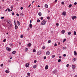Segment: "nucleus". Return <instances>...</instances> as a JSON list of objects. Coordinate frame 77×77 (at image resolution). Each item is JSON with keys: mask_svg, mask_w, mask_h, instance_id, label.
<instances>
[{"mask_svg": "<svg viewBox=\"0 0 77 77\" xmlns=\"http://www.w3.org/2000/svg\"><path fill=\"white\" fill-rule=\"evenodd\" d=\"M56 25L57 26H59V23H57L56 24Z\"/></svg>", "mask_w": 77, "mask_h": 77, "instance_id": "obj_44", "label": "nucleus"}, {"mask_svg": "<svg viewBox=\"0 0 77 77\" xmlns=\"http://www.w3.org/2000/svg\"><path fill=\"white\" fill-rule=\"evenodd\" d=\"M72 20H74L75 19H76V18H77V17L75 16H72Z\"/></svg>", "mask_w": 77, "mask_h": 77, "instance_id": "obj_2", "label": "nucleus"}, {"mask_svg": "<svg viewBox=\"0 0 77 77\" xmlns=\"http://www.w3.org/2000/svg\"><path fill=\"white\" fill-rule=\"evenodd\" d=\"M34 2H35V1H33L32 2V4H33V3Z\"/></svg>", "mask_w": 77, "mask_h": 77, "instance_id": "obj_60", "label": "nucleus"}, {"mask_svg": "<svg viewBox=\"0 0 77 77\" xmlns=\"http://www.w3.org/2000/svg\"><path fill=\"white\" fill-rule=\"evenodd\" d=\"M50 54V51H47L46 52V55H49V54Z\"/></svg>", "mask_w": 77, "mask_h": 77, "instance_id": "obj_6", "label": "nucleus"}, {"mask_svg": "<svg viewBox=\"0 0 77 77\" xmlns=\"http://www.w3.org/2000/svg\"><path fill=\"white\" fill-rule=\"evenodd\" d=\"M74 56L77 55V52L76 51H74Z\"/></svg>", "mask_w": 77, "mask_h": 77, "instance_id": "obj_15", "label": "nucleus"}, {"mask_svg": "<svg viewBox=\"0 0 77 77\" xmlns=\"http://www.w3.org/2000/svg\"><path fill=\"white\" fill-rule=\"evenodd\" d=\"M57 2V0H55V3H56V2Z\"/></svg>", "mask_w": 77, "mask_h": 77, "instance_id": "obj_59", "label": "nucleus"}, {"mask_svg": "<svg viewBox=\"0 0 77 77\" xmlns=\"http://www.w3.org/2000/svg\"><path fill=\"white\" fill-rule=\"evenodd\" d=\"M48 65H47L45 68V69H48Z\"/></svg>", "mask_w": 77, "mask_h": 77, "instance_id": "obj_7", "label": "nucleus"}, {"mask_svg": "<svg viewBox=\"0 0 77 77\" xmlns=\"http://www.w3.org/2000/svg\"><path fill=\"white\" fill-rule=\"evenodd\" d=\"M41 54V51H39L38 52H37L38 55H40V54Z\"/></svg>", "mask_w": 77, "mask_h": 77, "instance_id": "obj_5", "label": "nucleus"}, {"mask_svg": "<svg viewBox=\"0 0 77 77\" xmlns=\"http://www.w3.org/2000/svg\"><path fill=\"white\" fill-rule=\"evenodd\" d=\"M71 32H69L68 33V34L69 35H71Z\"/></svg>", "mask_w": 77, "mask_h": 77, "instance_id": "obj_34", "label": "nucleus"}, {"mask_svg": "<svg viewBox=\"0 0 77 77\" xmlns=\"http://www.w3.org/2000/svg\"><path fill=\"white\" fill-rule=\"evenodd\" d=\"M63 50H65V49H66V47H63Z\"/></svg>", "mask_w": 77, "mask_h": 77, "instance_id": "obj_31", "label": "nucleus"}, {"mask_svg": "<svg viewBox=\"0 0 77 77\" xmlns=\"http://www.w3.org/2000/svg\"><path fill=\"white\" fill-rule=\"evenodd\" d=\"M40 22V20L39 19L37 20V22H38V23H39V22Z\"/></svg>", "mask_w": 77, "mask_h": 77, "instance_id": "obj_38", "label": "nucleus"}, {"mask_svg": "<svg viewBox=\"0 0 77 77\" xmlns=\"http://www.w3.org/2000/svg\"><path fill=\"white\" fill-rule=\"evenodd\" d=\"M6 49L7 50H8V51H11V48H9V47H7L6 48Z\"/></svg>", "mask_w": 77, "mask_h": 77, "instance_id": "obj_4", "label": "nucleus"}, {"mask_svg": "<svg viewBox=\"0 0 77 77\" xmlns=\"http://www.w3.org/2000/svg\"><path fill=\"white\" fill-rule=\"evenodd\" d=\"M69 66V64H67L66 65V67H68V66Z\"/></svg>", "mask_w": 77, "mask_h": 77, "instance_id": "obj_55", "label": "nucleus"}, {"mask_svg": "<svg viewBox=\"0 0 77 77\" xmlns=\"http://www.w3.org/2000/svg\"><path fill=\"white\" fill-rule=\"evenodd\" d=\"M76 59L77 58H74V59L73 60V62H75V61L76 60Z\"/></svg>", "mask_w": 77, "mask_h": 77, "instance_id": "obj_14", "label": "nucleus"}, {"mask_svg": "<svg viewBox=\"0 0 77 77\" xmlns=\"http://www.w3.org/2000/svg\"><path fill=\"white\" fill-rule=\"evenodd\" d=\"M61 4H62V5H64L65 3L63 2H61Z\"/></svg>", "mask_w": 77, "mask_h": 77, "instance_id": "obj_40", "label": "nucleus"}, {"mask_svg": "<svg viewBox=\"0 0 77 77\" xmlns=\"http://www.w3.org/2000/svg\"><path fill=\"white\" fill-rule=\"evenodd\" d=\"M72 6V5L71 4L69 5V8H71Z\"/></svg>", "mask_w": 77, "mask_h": 77, "instance_id": "obj_30", "label": "nucleus"}, {"mask_svg": "<svg viewBox=\"0 0 77 77\" xmlns=\"http://www.w3.org/2000/svg\"><path fill=\"white\" fill-rule=\"evenodd\" d=\"M61 61V60L60 59H59L58 60V62H60V61Z\"/></svg>", "mask_w": 77, "mask_h": 77, "instance_id": "obj_33", "label": "nucleus"}, {"mask_svg": "<svg viewBox=\"0 0 77 77\" xmlns=\"http://www.w3.org/2000/svg\"><path fill=\"white\" fill-rule=\"evenodd\" d=\"M29 27L31 29L32 27V24L30 23L29 24Z\"/></svg>", "mask_w": 77, "mask_h": 77, "instance_id": "obj_20", "label": "nucleus"}, {"mask_svg": "<svg viewBox=\"0 0 77 77\" xmlns=\"http://www.w3.org/2000/svg\"><path fill=\"white\" fill-rule=\"evenodd\" d=\"M45 8H48V5L45 4Z\"/></svg>", "mask_w": 77, "mask_h": 77, "instance_id": "obj_16", "label": "nucleus"}, {"mask_svg": "<svg viewBox=\"0 0 77 77\" xmlns=\"http://www.w3.org/2000/svg\"><path fill=\"white\" fill-rule=\"evenodd\" d=\"M30 23H32V20H31L30 21Z\"/></svg>", "mask_w": 77, "mask_h": 77, "instance_id": "obj_62", "label": "nucleus"}, {"mask_svg": "<svg viewBox=\"0 0 77 77\" xmlns=\"http://www.w3.org/2000/svg\"><path fill=\"white\" fill-rule=\"evenodd\" d=\"M47 19H50V17H47Z\"/></svg>", "mask_w": 77, "mask_h": 77, "instance_id": "obj_57", "label": "nucleus"}, {"mask_svg": "<svg viewBox=\"0 0 77 77\" xmlns=\"http://www.w3.org/2000/svg\"><path fill=\"white\" fill-rule=\"evenodd\" d=\"M14 8V5H12L11 6V8L12 9Z\"/></svg>", "mask_w": 77, "mask_h": 77, "instance_id": "obj_39", "label": "nucleus"}, {"mask_svg": "<svg viewBox=\"0 0 77 77\" xmlns=\"http://www.w3.org/2000/svg\"><path fill=\"white\" fill-rule=\"evenodd\" d=\"M20 9H21V10H23V8L22 7H21L20 8Z\"/></svg>", "mask_w": 77, "mask_h": 77, "instance_id": "obj_53", "label": "nucleus"}, {"mask_svg": "<svg viewBox=\"0 0 77 77\" xmlns=\"http://www.w3.org/2000/svg\"><path fill=\"white\" fill-rule=\"evenodd\" d=\"M10 26H11H11H12V24H10Z\"/></svg>", "mask_w": 77, "mask_h": 77, "instance_id": "obj_64", "label": "nucleus"}, {"mask_svg": "<svg viewBox=\"0 0 77 77\" xmlns=\"http://www.w3.org/2000/svg\"><path fill=\"white\" fill-rule=\"evenodd\" d=\"M74 35H76V32L74 31Z\"/></svg>", "mask_w": 77, "mask_h": 77, "instance_id": "obj_32", "label": "nucleus"}, {"mask_svg": "<svg viewBox=\"0 0 77 77\" xmlns=\"http://www.w3.org/2000/svg\"><path fill=\"white\" fill-rule=\"evenodd\" d=\"M3 64H2L1 65V66H2H2H3Z\"/></svg>", "mask_w": 77, "mask_h": 77, "instance_id": "obj_52", "label": "nucleus"}, {"mask_svg": "<svg viewBox=\"0 0 77 77\" xmlns=\"http://www.w3.org/2000/svg\"><path fill=\"white\" fill-rule=\"evenodd\" d=\"M33 51L34 53H35V52H36V50L35 49H33Z\"/></svg>", "mask_w": 77, "mask_h": 77, "instance_id": "obj_29", "label": "nucleus"}, {"mask_svg": "<svg viewBox=\"0 0 77 77\" xmlns=\"http://www.w3.org/2000/svg\"><path fill=\"white\" fill-rule=\"evenodd\" d=\"M6 41V39H5L3 40V42H5Z\"/></svg>", "mask_w": 77, "mask_h": 77, "instance_id": "obj_45", "label": "nucleus"}, {"mask_svg": "<svg viewBox=\"0 0 77 77\" xmlns=\"http://www.w3.org/2000/svg\"><path fill=\"white\" fill-rule=\"evenodd\" d=\"M54 57H55V55H53L52 56V58H54Z\"/></svg>", "mask_w": 77, "mask_h": 77, "instance_id": "obj_24", "label": "nucleus"}, {"mask_svg": "<svg viewBox=\"0 0 77 77\" xmlns=\"http://www.w3.org/2000/svg\"><path fill=\"white\" fill-rule=\"evenodd\" d=\"M65 30H63L61 32L62 33H63H63H65Z\"/></svg>", "mask_w": 77, "mask_h": 77, "instance_id": "obj_19", "label": "nucleus"}, {"mask_svg": "<svg viewBox=\"0 0 77 77\" xmlns=\"http://www.w3.org/2000/svg\"><path fill=\"white\" fill-rule=\"evenodd\" d=\"M66 12L64 11L62 13V15L64 16H65V15H66Z\"/></svg>", "mask_w": 77, "mask_h": 77, "instance_id": "obj_3", "label": "nucleus"}, {"mask_svg": "<svg viewBox=\"0 0 77 77\" xmlns=\"http://www.w3.org/2000/svg\"><path fill=\"white\" fill-rule=\"evenodd\" d=\"M37 62V61H36V60H35L34 61V63H36Z\"/></svg>", "mask_w": 77, "mask_h": 77, "instance_id": "obj_42", "label": "nucleus"}, {"mask_svg": "<svg viewBox=\"0 0 77 77\" xmlns=\"http://www.w3.org/2000/svg\"><path fill=\"white\" fill-rule=\"evenodd\" d=\"M38 15L39 16H41L42 15V13L41 12H39L38 13Z\"/></svg>", "mask_w": 77, "mask_h": 77, "instance_id": "obj_9", "label": "nucleus"}, {"mask_svg": "<svg viewBox=\"0 0 77 77\" xmlns=\"http://www.w3.org/2000/svg\"><path fill=\"white\" fill-rule=\"evenodd\" d=\"M8 23H9V24H10V23H11V20H8Z\"/></svg>", "mask_w": 77, "mask_h": 77, "instance_id": "obj_21", "label": "nucleus"}, {"mask_svg": "<svg viewBox=\"0 0 77 77\" xmlns=\"http://www.w3.org/2000/svg\"><path fill=\"white\" fill-rule=\"evenodd\" d=\"M59 59H61V58H62V56H60L59 57Z\"/></svg>", "mask_w": 77, "mask_h": 77, "instance_id": "obj_54", "label": "nucleus"}, {"mask_svg": "<svg viewBox=\"0 0 77 77\" xmlns=\"http://www.w3.org/2000/svg\"><path fill=\"white\" fill-rule=\"evenodd\" d=\"M27 45L28 47H30L32 45V43H29Z\"/></svg>", "mask_w": 77, "mask_h": 77, "instance_id": "obj_10", "label": "nucleus"}, {"mask_svg": "<svg viewBox=\"0 0 77 77\" xmlns=\"http://www.w3.org/2000/svg\"><path fill=\"white\" fill-rule=\"evenodd\" d=\"M46 58H47V57H44V58L45 59H46Z\"/></svg>", "mask_w": 77, "mask_h": 77, "instance_id": "obj_56", "label": "nucleus"}, {"mask_svg": "<svg viewBox=\"0 0 77 77\" xmlns=\"http://www.w3.org/2000/svg\"><path fill=\"white\" fill-rule=\"evenodd\" d=\"M66 39L65 38V39H64L63 40V43L65 42V41H66Z\"/></svg>", "mask_w": 77, "mask_h": 77, "instance_id": "obj_28", "label": "nucleus"}, {"mask_svg": "<svg viewBox=\"0 0 77 77\" xmlns=\"http://www.w3.org/2000/svg\"><path fill=\"white\" fill-rule=\"evenodd\" d=\"M26 67H29V64L28 63H27L26 64Z\"/></svg>", "mask_w": 77, "mask_h": 77, "instance_id": "obj_8", "label": "nucleus"}, {"mask_svg": "<svg viewBox=\"0 0 77 77\" xmlns=\"http://www.w3.org/2000/svg\"><path fill=\"white\" fill-rule=\"evenodd\" d=\"M15 53H16V51H13L12 52V54H15Z\"/></svg>", "mask_w": 77, "mask_h": 77, "instance_id": "obj_17", "label": "nucleus"}, {"mask_svg": "<svg viewBox=\"0 0 77 77\" xmlns=\"http://www.w3.org/2000/svg\"><path fill=\"white\" fill-rule=\"evenodd\" d=\"M12 15H14V12H13V13H12Z\"/></svg>", "mask_w": 77, "mask_h": 77, "instance_id": "obj_58", "label": "nucleus"}, {"mask_svg": "<svg viewBox=\"0 0 77 77\" xmlns=\"http://www.w3.org/2000/svg\"><path fill=\"white\" fill-rule=\"evenodd\" d=\"M20 38H23V35H21L20 36Z\"/></svg>", "mask_w": 77, "mask_h": 77, "instance_id": "obj_37", "label": "nucleus"}, {"mask_svg": "<svg viewBox=\"0 0 77 77\" xmlns=\"http://www.w3.org/2000/svg\"><path fill=\"white\" fill-rule=\"evenodd\" d=\"M5 18V17H2L1 18V19H3V18Z\"/></svg>", "mask_w": 77, "mask_h": 77, "instance_id": "obj_46", "label": "nucleus"}, {"mask_svg": "<svg viewBox=\"0 0 77 77\" xmlns=\"http://www.w3.org/2000/svg\"><path fill=\"white\" fill-rule=\"evenodd\" d=\"M15 25V29H18V26L17 25Z\"/></svg>", "mask_w": 77, "mask_h": 77, "instance_id": "obj_13", "label": "nucleus"}, {"mask_svg": "<svg viewBox=\"0 0 77 77\" xmlns=\"http://www.w3.org/2000/svg\"><path fill=\"white\" fill-rule=\"evenodd\" d=\"M44 19V18H43V17H41L40 18V19L42 20H43V19Z\"/></svg>", "mask_w": 77, "mask_h": 77, "instance_id": "obj_43", "label": "nucleus"}, {"mask_svg": "<svg viewBox=\"0 0 77 77\" xmlns=\"http://www.w3.org/2000/svg\"><path fill=\"white\" fill-rule=\"evenodd\" d=\"M33 68H36V65H35L34 66H33Z\"/></svg>", "mask_w": 77, "mask_h": 77, "instance_id": "obj_25", "label": "nucleus"}, {"mask_svg": "<svg viewBox=\"0 0 77 77\" xmlns=\"http://www.w3.org/2000/svg\"><path fill=\"white\" fill-rule=\"evenodd\" d=\"M51 42V40H48V44H50V43Z\"/></svg>", "mask_w": 77, "mask_h": 77, "instance_id": "obj_22", "label": "nucleus"}, {"mask_svg": "<svg viewBox=\"0 0 77 77\" xmlns=\"http://www.w3.org/2000/svg\"><path fill=\"white\" fill-rule=\"evenodd\" d=\"M25 51H28V48H27L25 49Z\"/></svg>", "mask_w": 77, "mask_h": 77, "instance_id": "obj_18", "label": "nucleus"}, {"mask_svg": "<svg viewBox=\"0 0 77 77\" xmlns=\"http://www.w3.org/2000/svg\"><path fill=\"white\" fill-rule=\"evenodd\" d=\"M63 56L64 57H65V56H66V54H64L63 55Z\"/></svg>", "mask_w": 77, "mask_h": 77, "instance_id": "obj_50", "label": "nucleus"}, {"mask_svg": "<svg viewBox=\"0 0 77 77\" xmlns=\"http://www.w3.org/2000/svg\"><path fill=\"white\" fill-rule=\"evenodd\" d=\"M16 15H17V17L19 16V14H18V13L16 14Z\"/></svg>", "mask_w": 77, "mask_h": 77, "instance_id": "obj_49", "label": "nucleus"}, {"mask_svg": "<svg viewBox=\"0 0 77 77\" xmlns=\"http://www.w3.org/2000/svg\"><path fill=\"white\" fill-rule=\"evenodd\" d=\"M27 75L28 76H29V75H30V73L28 72L27 73Z\"/></svg>", "mask_w": 77, "mask_h": 77, "instance_id": "obj_23", "label": "nucleus"}, {"mask_svg": "<svg viewBox=\"0 0 77 77\" xmlns=\"http://www.w3.org/2000/svg\"><path fill=\"white\" fill-rule=\"evenodd\" d=\"M54 46H55V47H56V46H57V44L55 43V44H54Z\"/></svg>", "mask_w": 77, "mask_h": 77, "instance_id": "obj_47", "label": "nucleus"}, {"mask_svg": "<svg viewBox=\"0 0 77 77\" xmlns=\"http://www.w3.org/2000/svg\"><path fill=\"white\" fill-rule=\"evenodd\" d=\"M17 25L18 26H20V23L19 21H18V20L17 21Z\"/></svg>", "mask_w": 77, "mask_h": 77, "instance_id": "obj_12", "label": "nucleus"}, {"mask_svg": "<svg viewBox=\"0 0 77 77\" xmlns=\"http://www.w3.org/2000/svg\"><path fill=\"white\" fill-rule=\"evenodd\" d=\"M56 70H54V71L53 72H54V73H56Z\"/></svg>", "mask_w": 77, "mask_h": 77, "instance_id": "obj_36", "label": "nucleus"}, {"mask_svg": "<svg viewBox=\"0 0 77 77\" xmlns=\"http://www.w3.org/2000/svg\"><path fill=\"white\" fill-rule=\"evenodd\" d=\"M20 15H21V16L22 15H23V13H21L20 14Z\"/></svg>", "mask_w": 77, "mask_h": 77, "instance_id": "obj_51", "label": "nucleus"}, {"mask_svg": "<svg viewBox=\"0 0 77 77\" xmlns=\"http://www.w3.org/2000/svg\"><path fill=\"white\" fill-rule=\"evenodd\" d=\"M74 5H77V3L76 2H75L74 3Z\"/></svg>", "mask_w": 77, "mask_h": 77, "instance_id": "obj_48", "label": "nucleus"}, {"mask_svg": "<svg viewBox=\"0 0 77 77\" xmlns=\"http://www.w3.org/2000/svg\"><path fill=\"white\" fill-rule=\"evenodd\" d=\"M5 72L6 73H8L9 72V71L8 70H6L5 71Z\"/></svg>", "mask_w": 77, "mask_h": 77, "instance_id": "obj_26", "label": "nucleus"}, {"mask_svg": "<svg viewBox=\"0 0 77 77\" xmlns=\"http://www.w3.org/2000/svg\"><path fill=\"white\" fill-rule=\"evenodd\" d=\"M7 9L8 12H10L11 11V9H9V8H8Z\"/></svg>", "mask_w": 77, "mask_h": 77, "instance_id": "obj_27", "label": "nucleus"}, {"mask_svg": "<svg viewBox=\"0 0 77 77\" xmlns=\"http://www.w3.org/2000/svg\"><path fill=\"white\" fill-rule=\"evenodd\" d=\"M43 49H45V46H43L42 48Z\"/></svg>", "mask_w": 77, "mask_h": 77, "instance_id": "obj_41", "label": "nucleus"}, {"mask_svg": "<svg viewBox=\"0 0 77 77\" xmlns=\"http://www.w3.org/2000/svg\"><path fill=\"white\" fill-rule=\"evenodd\" d=\"M46 23H47V20H44L42 21L41 23V24L42 26H43V25H45Z\"/></svg>", "mask_w": 77, "mask_h": 77, "instance_id": "obj_1", "label": "nucleus"}, {"mask_svg": "<svg viewBox=\"0 0 77 77\" xmlns=\"http://www.w3.org/2000/svg\"><path fill=\"white\" fill-rule=\"evenodd\" d=\"M58 45H60V42H58Z\"/></svg>", "mask_w": 77, "mask_h": 77, "instance_id": "obj_63", "label": "nucleus"}, {"mask_svg": "<svg viewBox=\"0 0 77 77\" xmlns=\"http://www.w3.org/2000/svg\"><path fill=\"white\" fill-rule=\"evenodd\" d=\"M9 45L11 47H12V45H12V44H9Z\"/></svg>", "mask_w": 77, "mask_h": 77, "instance_id": "obj_35", "label": "nucleus"}, {"mask_svg": "<svg viewBox=\"0 0 77 77\" xmlns=\"http://www.w3.org/2000/svg\"><path fill=\"white\" fill-rule=\"evenodd\" d=\"M72 68L73 69H75V65H72Z\"/></svg>", "mask_w": 77, "mask_h": 77, "instance_id": "obj_11", "label": "nucleus"}, {"mask_svg": "<svg viewBox=\"0 0 77 77\" xmlns=\"http://www.w3.org/2000/svg\"><path fill=\"white\" fill-rule=\"evenodd\" d=\"M14 25H16V23H15V20L14 21Z\"/></svg>", "mask_w": 77, "mask_h": 77, "instance_id": "obj_61", "label": "nucleus"}]
</instances>
